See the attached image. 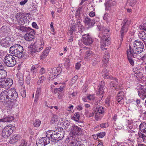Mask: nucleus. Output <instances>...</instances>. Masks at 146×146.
Instances as JSON below:
<instances>
[{
  "mask_svg": "<svg viewBox=\"0 0 146 146\" xmlns=\"http://www.w3.org/2000/svg\"><path fill=\"white\" fill-rule=\"evenodd\" d=\"M18 97V94L14 89H9L3 91L0 94L1 102H5L8 106H11Z\"/></svg>",
  "mask_w": 146,
  "mask_h": 146,
  "instance_id": "nucleus-1",
  "label": "nucleus"
},
{
  "mask_svg": "<svg viewBox=\"0 0 146 146\" xmlns=\"http://www.w3.org/2000/svg\"><path fill=\"white\" fill-rule=\"evenodd\" d=\"M46 134L50 135L51 141L57 143L64 137V131L63 128H56L54 130H49Z\"/></svg>",
  "mask_w": 146,
  "mask_h": 146,
  "instance_id": "nucleus-2",
  "label": "nucleus"
},
{
  "mask_svg": "<svg viewBox=\"0 0 146 146\" xmlns=\"http://www.w3.org/2000/svg\"><path fill=\"white\" fill-rule=\"evenodd\" d=\"M144 47V44L142 42L135 40L134 42L133 47L129 44V48L127 50L131 53L137 54L141 53L145 50Z\"/></svg>",
  "mask_w": 146,
  "mask_h": 146,
  "instance_id": "nucleus-3",
  "label": "nucleus"
},
{
  "mask_svg": "<svg viewBox=\"0 0 146 146\" xmlns=\"http://www.w3.org/2000/svg\"><path fill=\"white\" fill-rule=\"evenodd\" d=\"M23 48L22 46L16 44L10 47L9 53L12 56L21 58L23 57Z\"/></svg>",
  "mask_w": 146,
  "mask_h": 146,
  "instance_id": "nucleus-4",
  "label": "nucleus"
},
{
  "mask_svg": "<svg viewBox=\"0 0 146 146\" xmlns=\"http://www.w3.org/2000/svg\"><path fill=\"white\" fill-rule=\"evenodd\" d=\"M104 35L102 36L101 41V48L103 50H106L110 44V35L108 34L109 30L105 28L103 29Z\"/></svg>",
  "mask_w": 146,
  "mask_h": 146,
  "instance_id": "nucleus-5",
  "label": "nucleus"
},
{
  "mask_svg": "<svg viewBox=\"0 0 146 146\" xmlns=\"http://www.w3.org/2000/svg\"><path fill=\"white\" fill-rule=\"evenodd\" d=\"M75 135L70 134L65 140V142L68 143L70 146H81V141L79 140L78 138L75 137Z\"/></svg>",
  "mask_w": 146,
  "mask_h": 146,
  "instance_id": "nucleus-6",
  "label": "nucleus"
},
{
  "mask_svg": "<svg viewBox=\"0 0 146 146\" xmlns=\"http://www.w3.org/2000/svg\"><path fill=\"white\" fill-rule=\"evenodd\" d=\"M3 62L5 65L9 67H13L16 64L15 58L11 54H7L4 58Z\"/></svg>",
  "mask_w": 146,
  "mask_h": 146,
  "instance_id": "nucleus-7",
  "label": "nucleus"
},
{
  "mask_svg": "<svg viewBox=\"0 0 146 146\" xmlns=\"http://www.w3.org/2000/svg\"><path fill=\"white\" fill-rule=\"evenodd\" d=\"M13 80L9 78H5L0 81V87L5 88H8L13 84Z\"/></svg>",
  "mask_w": 146,
  "mask_h": 146,
  "instance_id": "nucleus-8",
  "label": "nucleus"
},
{
  "mask_svg": "<svg viewBox=\"0 0 146 146\" xmlns=\"http://www.w3.org/2000/svg\"><path fill=\"white\" fill-rule=\"evenodd\" d=\"M82 41L83 43L86 46H89L92 44L93 39L89 33L84 34L82 35Z\"/></svg>",
  "mask_w": 146,
  "mask_h": 146,
  "instance_id": "nucleus-9",
  "label": "nucleus"
},
{
  "mask_svg": "<svg viewBox=\"0 0 146 146\" xmlns=\"http://www.w3.org/2000/svg\"><path fill=\"white\" fill-rule=\"evenodd\" d=\"M43 44L41 42L35 43L32 48L31 51V54H33L37 52L41 51L43 49Z\"/></svg>",
  "mask_w": 146,
  "mask_h": 146,
  "instance_id": "nucleus-10",
  "label": "nucleus"
},
{
  "mask_svg": "<svg viewBox=\"0 0 146 146\" xmlns=\"http://www.w3.org/2000/svg\"><path fill=\"white\" fill-rule=\"evenodd\" d=\"M95 19H91L88 17H86L84 19V22L85 25L89 28L93 27L95 24Z\"/></svg>",
  "mask_w": 146,
  "mask_h": 146,
  "instance_id": "nucleus-11",
  "label": "nucleus"
},
{
  "mask_svg": "<svg viewBox=\"0 0 146 146\" xmlns=\"http://www.w3.org/2000/svg\"><path fill=\"white\" fill-rule=\"evenodd\" d=\"M10 38L9 37H7L2 39L1 41V45L5 48L9 47L10 46Z\"/></svg>",
  "mask_w": 146,
  "mask_h": 146,
  "instance_id": "nucleus-12",
  "label": "nucleus"
},
{
  "mask_svg": "<svg viewBox=\"0 0 146 146\" xmlns=\"http://www.w3.org/2000/svg\"><path fill=\"white\" fill-rule=\"evenodd\" d=\"M105 82L104 81H101L99 84L97 92V94H103L105 89Z\"/></svg>",
  "mask_w": 146,
  "mask_h": 146,
  "instance_id": "nucleus-13",
  "label": "nucleus"
},
{
  "mask_svg": "<svg viewBox=\"0 0 146 146\" xmlns=\"http://www.w3.org/2000/svg\"><path fill=\"white\" fill-rule=\"evenodd\" d=\"M138 95L142 99H144L146 97V89L142 86L140 87L138 91Z\"/></svg>",
  "mask_w": 146,
  "mask_h": 146,
  "instance_id": "nucleus-14",
  "label": "nucleus"
},
{
  "mask_svg": "<svg viewBox=\"0 0 146 146\" xmlns=\"http://www.w3.org/2000/svg\"><path fill=\"white\" fill-rule=\"evenodd\" d=\"M11 128H3L2 131V136L4 137L9 136L13 132Z\"/></svg>",
  "mask_w": 146,
  "mask_h": 146,
  "instance_id": "nucleus-15",
  "label": "nucleus"
},
{
  "mask_svg": "<svg viewBox=\"0 0 146 146\" xmlns=\"http://www.w3.org/2000/svg\"><path fill=\"white\" fill-rule=\"evenodd\" d=\"M116 2L115 1H111L110 0L108 1L105 3L106 10L110 11L111 9V7L115 5Z\"/></svg>",
  "mask_w": 146,
  "mask_h": 146,
  "instance_id": "nucleus-16",
  "label": "nucleus"
},
{
  "mask_svg": "<svg viewBox=\"0 0 146 146\" xmlns=\"http://www.w3.org/2000/svg\"><path fill=\"white\" fill-rule=\"evenodd\" d=\"M127 58L130 64L133 66L134 65V61L132 58V57H134V54L133 53H131L129 52L128 50L127 51Z\"/></svg>",
  "mask_w": 146,
  "mask_h": 146,
  "instance_id": "nucleus-17",
  "label": "nucleus"
},
{
  "mask_svg": "<svg viewBox=\"0 0 146 146\" xmlns=\"http://www.w3.org/2000/svg\"><path fill=\"white\" fill-rule=\"evenodd\" d=\"M76 31V23L75 22L71 24L70 26L69 33L71 35H73L75 34V33Z\"/></svg>",
  "mask_w": 146,
  "mask_h": 146,
  "instance_id": "nucleus-18",
  "label": "nucleus"
},
{
  "mask_svg": "<svg viewBox=\"0 0 146 146\" xmlns=\"http://www.w3.org/2000/svg\"><path fill=\"white\" fill-rule=\"evenodd\" d=\"M59 75L58 70L57 69H52V72H50V74H49L50 79H54Z\"/></svg>",
  "mask_w": 146,
  "mask_h": 146,
  "instance_id": "nucleus-19",
  "label": "nucleus"
},
{
  "mask_svg": "<svg viewBox=\"0 0 146 146\" xmlns=\"http://www.w3.org/2000/svg\"><path fill=\"white\" fill-rule=\"evenodd\" d=\"M112 79L113 80V81H112L110 83L111 86L115 88V89H119L120 88V86L118 85L117 80L116 78H113Z\"/></svg>",
  "mask_w": 146,
  "mask_h": 146,
  "instance_id": "nucleus-20",
  "label": "nucleus"
},
{
  "mask_svg": "<svg viewBox=\"0 0 146 146\" xmlns=\"http://www.w3.org/2000/svg\"><path fill=\"white\" fill-rule=\"evenodd\" d=\"M20 138V136L18 135H12L10 137V142L11 143H15L17 142Z\"/></svg>",
  "mask_w": 146,
  "mask_h": 146,
  "instance_id": "nucleus-21",
  "label": "nucleus"
},
{
  "mask_svg": "<svg viewBox=\"0 0 146 146\" xmlns=\"http://www.w3.org/2000/svg\"><path fill=\"white\" fill-rule=\"evenodd\" d=\"M102 74L104 78L105 79L109 78L110 79H112L113 77L111 76H110L108 75V73L107 70L106 69H104L102 71Z\"/></svg>",
  "mask_w": 146,
  "mask_h": 146,
  "instance_id": "nucleus-22",
  "label": "nucleus"
},
{
  "mask_svg": "<svg viewBox=\"0 0 146 146\" xmlns=\"http://www.w3.org/2000/svg\"><path fill=\"white\" fill-rule=\"evenodd\" d=\"M94 54V53L93 52L89 49L85 53V59L88 60L92 57Z\"/></svg>",
  "mask_w": 146,
  "mask_h": 146,
  "instance_id": "nucleus-23",
  "label": "nucleus"
},
{
  "mask_svg": "<svg viewBox=\"0 0 146 146\" xmlns=\"http://www.w3.org/2000/svg\"><path fill=\"white\" fill-rule=\"evenodd\" d=\"M72 133L74 135H80L82 133L81 128H72Z\"/></svg>",
  "mask_w": 146,
  "mask_h": 146,
  "instance_id": "nucleus-24",
  "label": "nucleus"
},
{
  "mask_svg": "<svg viewBox=\"0 0 146 146\" xmlns=\"http://www.w3.org/2000/svg\"><path fill=\"white\" fill-rule=\"evenodd\" d=\"M25 40L29 41H30L34 38V35L30 33H27L24 36Z\"/></svg>",
  "mask_w": 146,
  "mask_h": 146,
  "instance_id": "nucleus-25",
  "label": "nucleus"
},
{
  "mask_svg": "<svg viewBox=\"0 0 146 146\" xmlns=\"http://www.w3.org/2000/svg\"><path fill=\"white\" fill-rule=\"evenodd\" d=\"M131 21L129 20H128L127 19H124L122 22L121 25H123V28H124V26H125V30H126L127 28L129 27V26L131 24Z\"/></svg>",
  "mask_w": 146,
  "mask_h": 146,
  "instance_id": "nucleus-26",
  "label": "nucleus"
},
{
  "mask_svg": "<svg viewBox=\"0 0 146 146\" xmlns=\"http://www.w3.org/2000/svg\"><path fill=\"white\" fill-rule=\"evenodd\" d=\"M14 119L13 116H9L6 117L3 119H0V122H10Z\"/></svg>",
  "mask_w": 146,
  "mask_h": 146,
  "instance_id": "nucleus-27",
  "label": "nucleus"
},
{
  "mask_svg": "<svg viewBox=\"0 0 146 146\" xmlns=\"http://www.w3.org/2000/svg\"><path fill=\"white\" fill-rule=\"evenodd\" d=\"M60 85H61L60 86V88H56L54 90L53 92L54 93L56 94L57 93H60V92H62L64 89V84L63 83H61L60 84Z\"/></svg>",
  "mask_w": 146,
  "mask_h": 146,
  "instance_id": "nucleus-28",
  "label": "nucleus"
},
{
  "mask_svg": "<svg viewBox=\"0 0 146 146\" xmlns=\"http://www.w3.org/2000/svg\"><path fill=\"white\" fill-rule=\"evenodd\" d=\"M50 50L49 47L46 48L45 50L42 52V55L40 56L41 58L42 59L45 58L47 55Z\"/></svg>",
  "mask_w": 146,
  "mask_h": 146,
  "instance_id": "nucleus-29",
  "label": "nucleus"
},
{
  "mask_svg": "<svg viewBox=\"0 0 146 146\" xmlns=\"http://www.w3.org/2000/svg\"><path fill=\"white\" fill-rule=\"evenodd\" d=\"M124 28H123V25L122 26V28L121 29V31H120V32L121 33V39L120 40V44H121L122 43L123 40V38L124 36V34L125 33H126L127 31L128 30V27H127V30H125V26H124Z\"/></svg>",
  "mask_w": 146,
  "mask_h": 146,
  "instance_id": "nucleus-30",
  "label": "nucleus"
},
{
  "mask_svg": "<svg viewBox=\"0 0 146 146\" xmlns=\"http://www.w3.org/2000/svg\"><path fill=\"white\" fill-rule=\"evenodd\" d=\"M110 57V55L109 53L107 52H105L104 53V55L103 57V61L106 64L109 61Z\"/></svg>",
  "mask_w": 146,
  "mask_h": 146,
  "instance_id": "nucleus-31",
  "label": "nucleus"
},
{
  "mask_svg": "<svg viewBox=\"0 0 146 146\" xmlns=\"http://www.w3.org/2000/svg\"><path fill=\"white\" fill-rule=\"evenodd\" d=\"M138 36L139 38L145 42L146 40V33L144 32L141 31L138 34Z\"/></svg>",
  "mask_w": 146,
  "mask_h": 146,
  "instance_id": "nucleus-32",
  "label": "nucleus"
},
{
  "mask_svg": "<svg viewBox=\"0 0 146 146\" xmlns=\"http://www.w3.org/2000/svg\"><path fill=\"white\" fill-rule=\"evenodd\" d=\"M41 92V88H38L37 89L36 92V94L35 97V102H37L38 99L40 95Z\"/></svg>",
  "mask_w": 146,
  "mask_h": 146,
  "instance_id": "nucleus-33",
  "label": "nucleus"
},
{
  "mask_svg": "<svg viewBox=\"0 0 146 146\" xmlns=\"http://www.w3.org/2000/svg\"><path fill=\"white\" fill-rule=\"evenodd\" d=\"M17 76L18 79L19 80V82L21 85H22L23 84V74L20 73H18L17 74Z\"/></svg>",
  "mask_w": 146,
  "mask_h": 146,
  "instance_id": "nucleus-34",
  "label": "nucleus"
},
{
  "mask_svg": "<svg viewBox=\"0 0 146 146\" xmlns=\"http://www.w3.org/2000/svg\"><path fill=\"white\" fill-rule=\"evenodd\" d=\"M7 75V72L4 70H0V79H4Z\"/></svg>",
  "mask_w": 146,
  "mask_h": 146,
  "instance_id": "nucleus-35",
  "label": "nucleus"
},
{
  "mask_svg": "<svg viewBox=\"0 0 146 146\" xmlns=\"http://www.w3.org/2000/svg\"><path fill=\"white\" fill-rule=\"evenodd\" d=\"M44 143L43 140L42 139V138L41 139H38L36 142L37 146H44L45 145Z\"/></svg>",
  "mask_w": 146,
  "mask_h": 146,
  "instance_id": "nucleus-36",
  "label": "nucleus"
},
{
  "mask_svg": "<svg viewBox=\"0 0 146 146\" xmlns=\"http://www.w3.org/2000/svg\"><path fill=\"white\" fill-rule=\"evenodd\" d=\"M138 134L139 138H141L143 141L146 143V135L140 132H138Z\"/></svg>",
  "mask_w": 146,
  "mask_h": 146,
  "instance_id": "nucleus-37",
  "label": "nucleus"
},
{
  "mask_svg": "<svg viewBox=\"0 0 146 146\" xmlns=\"http://www.w3.org/2000/svg\"><path fill=\"white\" fill-rule=\"evenodd\" d=\"M42 139L43 140L44 142L45 145H46L49 143L50 142V137H42Z\"/></svg>",
  "mask_w": 146,
  "mask_h": 146,
  "instance_id": "nucleus-38",
  "label": "nucleus"
},
{
  "mask_svg": "<svg viewBox=\"0 0 146 146\" xmlns=\"http://www.w3.org/2000/svg\"><path fill=\"white\" fill-rule=\"evenodd\" d=\"M41 123V121L39 119H36L33 123L34 127H38L40 126Z\"/></svg>",
  "mask_w": 146,
  "mask_h": 146,
  "instance_id": "nucleus-39",
  "label": "nucleus"
},
{
  "mask_svg": "<svg viewBox=\"0 0 146 146\" xmlns=\"http://www.w3.org/2000/svg\"><path fill=\"white\" fill-rule=\"evenodd\" d=\"M26 33H30V34H33V35L35 34V31L33 29L29 27H27Z\"/></svg>",
  "mask_w": 146,
  "mask_h": 146,
  "instance_id": "nucleus-40",
  "label": "nucleus"
},
{
  "mask_svg": "<svg viewBox=\"0 0 146 146\" xmlns=\"http://www.w3.org/2000/svg\"><path fill=\"white\" fill-rule=\"evenodd\" d=\"M85 115H86V117H90L93 116L94 113L92 112H90L88 111L85 112Z\"/></svg>",
  "mask_w": 146,
  "mask_h": 146,
  "instance_id": "nucleus-41",
  "label": "nucleus"
},
{
  "mask_svg": "<svg viewBox=\"0 0 146 146\" xmlns=\"http://www.w3.org/2000/svg\"><path fill=\"white\" fill-rule=\"evenodd\" d=\"M58 121V119L54 115L52 117L51 120L50 122V123L51 124H53L54 123Z\"/></svg>",
  "mask_w": 146,
  "mask_h": 146,
  "instance_id": "nucleus-42",
  "label": "nucleus"
},
{
  "mask_svg": "<svg viewBox=\"0 0 146 146\" xmlns=\"http://www.w3.org/2000/svg\"><path fill=\"white\" fill-rule=\"evenodd\" d=\"M45 79V78L44 76H41L39 79V80L37 81V84L38 85H40V84L42 83Z\"/></svg>",
  "mask_w": 146,
  "mask_h": 146,
  "instance_id": "nucleus-43",
  "label": "nucleus"
},
{
  "mask_svg": "<svg viewBox=\"0 0 146 146\" xmlns=\"http://www.w3.org/2000/svg\"><path fill=\"white\" fill-rule=\"evenodd\" d=\"M23 15L22 13H17L15 17L17 20L18 21L21 18H23Z\"/></svg>",
  "mask_w": 146,
  "mask_h": 146,
  "instance_id": "nucleus-44",
  "label": "nucleus"
},
{
  "mask_svg": "<svg viewBox=\"0 0 146 146\" xmlns=\"http://www.w3.org/2000/svg\"><path fill=\"white\" fill-rule=\"evenodd\" d=\"M79 114L78 113H76L74 114V120L76 121H78L80 118Z\"/></svg>",
  "mask_w": 146,
  "mask_h": 146,
  "instance_id": "nucleus-45",
  "label": "nucleus"
},
{
  "mask_svg": "<svg viewBox=\"0 0 146 146\" xmlns=\"http://www.w3.org/2000/svg\"><path fill=\"white\" fill-rule=\"evenodd\" d=\"M77 24L78 25V27H79L80 29H81V33H83L84 29L83 27V26L81 24L80 22V21L78 22L77 23Z\"/></svg>",
  "mask_w": 146,
  "mask_h": 146,
  "instance_id": "nucleus-46",
  "label": "nucleus"
},
{
  "mask_svg": "<svg viewBox=\"0 0 146 146\" xmlns=\"http://www.w3.org/2000/svg\"><path fill=\"white\" fill-rule=\"evenodd\" d=\"M97 110L98 113L102 114L104 112V108L102 107H100L98 108H96Z\"/></svg>",
  "mask_w": 146,
  "mask_h": 146,
  "instance_id": "nucleus-47",
  "label": "nucleus"
},
{
  "mask_svg": "<svg viewBox=\"0 0 146 146\" xmlns=\"http://www.w3.org/2000/svg\"><path fill=\"white\" fill-rule=\"evenodd\" d=\"M26 19L25 18H24L23 17V18H21L19 20V23L21 24L22 25H24L26 21Z\"/></svg>",
  "mask_w": 146,
  "mask_h": 146,
  "instance_id": "nucleus-48",
  "label": "nucleus"
},
{
  "mask_svg": "<svg viewBox=\"0 0 146 146\" xmlns=\"http://www.w3.org/2000/svg\"><path fill=\"white\" fill-rule=\"evenodd\" d=\"M109 126L108 123L101 124L98 125V127H100L101 128H106Z\"/></svg>",
  "mask_w": 146,
  "mask_h": 146,
  "instance_id": "nucleus-49",
  "label": "nucleus"
},
{
  "mask_svg": "<svg viewBox=\"0 0 146 146\" xmlns=\"http://www.w3.org/2000/svg\"><path fill=\"white\" fill-rule=\"evenodd\" d=\"M136 0H129V5L131 7L133 6L136 3Z\"/></svg>",
  "mask_w": 146,
  "mask_h": 146,
  "instance_id": "nucleus-50",
  "label": "nucleus"
},
{
  "mask_svg": "<svg viewBox=\"0 0 146 146\" xmlns=\"http://www.w3.org/2000/svg\"><path fill=\"white\" fill-rule=\"evenodd\" d=\"M117 102L120 104H121L123 103V98L121 97H119V96H117Z\"/></svg>",
  "mask_w": 146,
  "mask_h": 146,
  "instance_id": "nucleus-51",
  "label": "nucleus"
},
{
  "mask_svg": "<svg viewBox=\"0 0 146 146\" xmlns=\"http://www.w3.org/2000/svg\"><path fill=\"white\" fill-rule=\"evenodd\" d=\"M98 60L95 58H93L92 59V64L93 66L97 64L98 63Z\"/></svg>",
  "mask_w": 146,
  "mask_h": 146,
  "instance_id": "nucleus-52",
  "label": "nucleus"
},
{
  "mask_svg": "<svg viewBox=\"0 0 146 146\" xmlns=\"http://www.w3.org/2000/svg\"><path fill=\"white\" fill-rule=\"evenodd\" d=\"M27 27H25L24 26H21L19 28L20 30L23 32H27Z\"/></svg>",
  "mask_w": 146,
  "mask_h": 146,
  "instance_id": "nucleus-53",
  "label": "nucleus"
},
{
  "mask_svg": "<svg viewBox=\"0 0 146 146\" xmlns=\"http://www.w3.org/2000/svg\"><path fill=\"white\" fill-rule=\"evenodd\" d=\"M110 100L108 98H107L105 100V104L106 106L108 107L110 106Z\"/></svg>",
  "mask_w": 146,
  "mask_h": 146,
  "instance_id": "nucleus-54",
  "label": "nucleus"
},
{
  "mask_svg": "<svg viewBox=\"0 0 146 146\" xmlns=\"http://www.w3.org/2000/svg\"><path fill=\"white\" fill-rule=\"evenodd\" d=\"M30 76L29 75H28L26 77V81L27 84H29L31 82Z\"/></svg>",
  "mask_w": 146,
  "mask_h": 146,
  "instance_id": "nucleus-55",
  "label": "nucleus"
},
{
  "mask_svg": "<svg viewBox=\"0 0 146 146\" xmlns=\"http://www.w3.org/2000/svg\"><path fill=\"white\" fill-rule=\"evenodd\" d=\"M139 28L141 29L146 31V23L144 24L143 25H140Z\"/></svg>",
  "mask_w": 146,
  "mask_h": 146,
  "instance_id": "nucleus-56",
  "label": "nucleus"
},
{
  "mask_svg": "<svg viewBox=\"0 0 146 146\" xmlns=\"http://www.w3.org/2000/svg\"><path fill=\"white\" fill-rule=\"evenodd\" d=\"M105 135V133L104 132H102L100 133L97 134V136L100 138H102L104 137Z\"/></svg>",
  "mask_w": 146,
  "mask_h": 146,
  "instance_id": "nucleus-57",
  "label": "nucleus"
},
{
  "mask_svg": "<svg viewBox=\"0 0 146 146\" xmlns=\"http://www.w3.org/2000/svg\"><path fill=\"white\" fill-rule=\"evenodd\" d=\"M87 98L89 100H93L95 98V96L94 95H90L87 96Z\"/></svg>",
  "mask_w": 146,
  "mask_h": 146,
  "instance_id": "nucleus-58",
  "label": "nucleus"
},
{
  "mask_svg": "<svg viewBox=\"0 0 146 146\" xmlns=\"http://www.w3.org/2000/svg\"><path fill=\"white\" fill-rule=\"evenodd\" d=\"M117 96H119V97L123 98L124 96V92L122 91H120L118 92Z\"/></svg>",
  "mask_w": 146,
  "mask_h": 146,
  "instance_id": "nucleus-59",
  "label": "nucleus"
},
{
  "mask_svg": "<svg viewBox=\"0 0 146 146\" xmlns=\"http://www.w3.org/2000/svg\"><path fill=\"white\" fill-rule=\"evenodd\" d=\"M37 68L38 67L37 65H34L33 66L31 69V72L34 73L35 72L34 70Z\"/></svg>",
  "mask_w": 146,
  "mask_h": 146,
  "instance_id": "nucleus-60",
  "label": "nucleus"
},
{
  "mask_svg": "<svg viewBox=\"0 0 146 146\" xmlns=\"http://www.w3.org/2000/svg\"><path fill=\"white\" fill-rule=\"evenodd\" d=\"M27 143L25 140L24 139L21 140V143L20 145V146H26Z\"/></svg>",
  "mask_w": 146,
  "mask_h": 146,
  "instance_id": "nucleus-61",
  "label": "nucleus"
},
{
  "mask_svg": "<svg viewBox=\"0 0 146 146\" xmlns=\"http://www.w3.org/2000/svg\"><path fill=\"white\" fill-rule=\"evenodd\" d=\"M46 72V70L45 69L43 68L42 67L41 68L40 70V73L41 74H44Z\"/></svg>",
  "mask_w": 146,
  "mask_h": 146,
  "instance_id": "nucleus-62",
  "label": "nucleus"
},
{
  "mask_svg": "<svg viewBox=\"0 0 146 146\" xmlns=\"http://www.w3.org/2000/svg\"><path fill=\"white\" fill-rule=\"evenodd\" d=\"M78 76H75L72 79V81L73 83L75 82L77 80L78 78Z\"/></svg>",
  "mask_w": 146,
  "mask_h": 146,
  "instance_id": "nucleus-63",
  "label": "nucleus"
},
{
  "mask_svg": "<svg viewBox=\"0 0 146 146\" xmlns=\"http://www.w3.org/2000/svg\"><path fill=\"white\" fill-rule=\"evenodd\" d=\"M139 128H146V123H141L139 125Z\"/></svg>",
  "mask_w": 146,
  "mask_h": 146,
  "instance_id": "nucleus-64",
  "label": "nucleus"
}]
</instances>
